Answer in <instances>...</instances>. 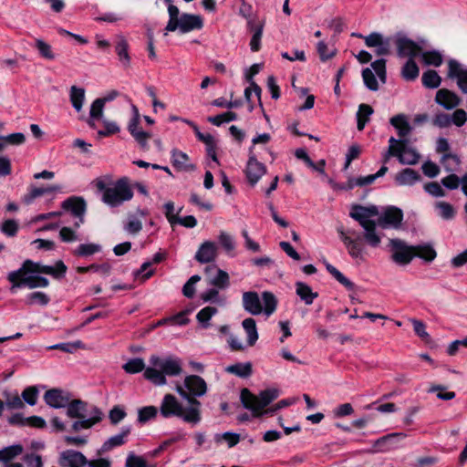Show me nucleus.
Instances as JSON below:
<instances>
[{"label": "nucleus", "mask_w": 467, "mask_h": 467, "mask_svg": "<svg viewBox=\"0 0 467 467\" xmlns=\"http://www.w3.org/2000/svg\"><path fill=\"white\" fill-rule=\"evenodd\" d=\"M171 162L176 169L182 171L190 172L195 170V165L189 161L188 155L178 150H171Z\"/></svg>", "instance_id": "obj_28"}, {"label": "nucleus", "mask_w": 467, "mask_h": 467, "mask_svg": "<svg viewBox=\"0 0 467 467\" xmlns=\"http://www.w3.org/2000/svg\"><path fill=\"white\" fill-rule=\"evenodd\" d=\"M200 298L204 303L210 302V303L216 304L218 306H224V304H225V299L219 295L218 288L215 286H214V288H210V289L202 292L200 295Z\"/></svg>", "instance_id": "obj_44"}, {"label": "nucleus", "mask_w": 467, "mask_h": 467, "mask_svg": "<svg viewBox=\"0 0 467 467\" xmlns=\"http://www.w3.org/2000/svg\"><path fill=\"white\" fill-rule=\"evenodd\" d=\"M78 419L79 420H77L72 424V429L75 431H78L82 429H89L96 423L99 422L102 419V412L99 409H94L91 416Z\"/></svg>", "instance_id": "obj_30"}, {"label": "nucleus", "mask_w": 467, "mask_h": 467, "mask_svg": "<svg viewBox=\"0 0 467 467\" xmlns=\"http://www.w3.org/2000/svg\"><path fill=\"white\" fill-rule=\"evenodd\" d=\"M225 371L240 378H246L252 374V365L250 362L236 363L226 367Z\"/></svg>", "instance_id": "obj_41"}, {"label": "nucleus", "mask_w": 467, "mask_h": 467, "mask_svg": "<svg viewBox=\"0 0 467 467\" xmlns=\"http://www.w3.org/2000/svg\"><path fill=\"white\" fill-rule=\"evenodd\" d=\"M105 103L99 98L95 99L90 107V119L88 120V124L91 127H94V119H100L103 117V109Z\"/></svg>", "instance_id": "obj_48"}, {"label": "nucleus", "mask_w": 467, "mask_h": 467, "mask_svg": "<svg viewBox=\"0 0 467 467\" xmlns=\"http://www.w3.org/2000/svg\"><path fill=\"white\" fill-rule=\"evenodd\" d=\"M21 398L25 404L26 403L30 406L36 405L38 399V390L36 387L30 386L26 388L21 394Z\"/></svg>", "instance_id": "obj_57"}, {"label": "nucleus", "mask_w": 467, "mask_h": 467, "mask_svg": "<svg viewBox=\"0 0 467 467\" xmlns=\"http://www.w3.org/2000/svg\"><path fill=\"white\" fill-rule=\"evenodd\" d=\"M317 53L322 61H326L333 57L336 54L335 49L328 48L324 41H319L317 45Z\"/></svg>", "instance_id": "obj_64"}, {"label": "nucleus", "mask_w": 467, "mask_h": 467, "mask_svg": "<svg viewBox=\"0 0 467 467\" xmlns=\"http://www.w3.org/2000/svg\"><path fill=\"white\" fill-rule=\"evenodd\" d=\"M296 293L307 306L312 305L314 300L318 296L317 292H314L308 285L303 282L296 283Z\"/></svg>", "instance_id": "obj_33"}, {"label": "nucleus", "mask_w": 467, "mask_h": 467, "mask_svg": "<svg viewBox=\"0 0 467 467\" xmlns=\"http://www.w3.org/2000/svg\"><path fill=\"white\" fill-rule=\"evenodd\" d=\"M377 225L378 223L375 222L362 227L364 230L363 238L365 242L373 248L379 247L381 244V234L377 231Z\"/></svg>", "instance_id": "obj_31"}, {"label": "nucleus", "mask_w": 467, "mask_h": 467, "mask_svg": "<svg viewBox=\"0 0 467 467\" xmlns=\"http://www.w3.org/2000/svg\"><path fill=\"white\" fill-rule=\"evenodd\" d=\"M129 45L127 40L124 37H119V41L116 44V52L120 62L123 66L127 67L130 65V58L128 53Z\"/></svg>", "instance_id": "obj_47"}, {"label": "nucleus", "mask_w": 467, "mask_h": 467, "mask_svg": "<svg viewBox=\"0 0 467 467\" xmlns=\"http://www.w3.org/2000/svg\"><path fill=\"white\" fill-rule=\"evenodd\" d=\"M266 172L265 166L259 162L254 154H250L245 173L252 186L255 185Z\"/></svg>", "instance_id": "obj_18"}, {"label": "nucleus", "mask_w": 467, "mask_h": 467, "mask_svg": "<svg viewBox=\"0 0 467 467\" xmlns=\"http://www.w3.org/2000/svg\"><path fill=\"white\" fill-rule=\"evenodd\" d=\"M130 433V427H124L121 431L109 438L99 450V454L108 452L116 447L121 446L126 442L127 437Z\"/></svg>", "instance_id": "obj_26"}, {"label": "nucleus", "mask_w": 467, "mask_h": 467, "mask_svg": "<svg viewBox=\"0 0 467 467\" xmlns=\"http://www.w3.org/2000/svg\"><path fill=\"white\" fill-rule=\"evenodd\" d=\"M371 67L375 71L381 83L386 82V61L385 59H378L371 63Z\"/></svg>", "instance_id": "obj_63"}, {"label": "nucleus", "mask_w": 467, "mask_h": 467, "mask_svg": "<svg viewBox=\"0 0 467 467\" xmlns=\"http://www.w3.org/2000/svg\"><path fill=\"white\" fill-rule=\"evenodd\" d=\"M435 101L446 109H452L460 105L461 99L455 93L441 88L436 93Z\"/></svg>", "instance_id": "obj_24"}, {"label": "nucleus", "mask_w": 467, "mask_h": 467, "mask_svg": "<svg viewBox=\"0 0 467 467\" xmlns=\"http://www.w3.org/2000/svg\"><path fill=\"white\" fill-rule=\"evenodd\" d=\"M28 305H41L46 306L49 302L48 296L43 292H33L26 296V300Z\"/></svg>", "instance_id": "obj_61"}, {"label": "nucleus", "mask_w": 467, "mask_h": 467, "mask_svg": "<svg viewBox=\"0 0 467 467\" xmlns=\"http://www.w3.org/2000/svg\"><path fill=\"white\" fill-rule=\"evenodd\" d=\"M62 207L69 211L78 221L75 223V227L78 228L84 223V213L86 211V202L81 198H69L63 202Z\"/></svg>", "instance_id": "obj_19"}, {"label": "nucleus", "mask_w": 467, "mask_h": 467, "mask_svg": "<svg viewBox=\"0 0 467 467\" xmlns=\"http://www.w3.org/2000/svg\"><path fill=\"white\" fill-rule=\"evenodd\" d=\"M253 36L250 41L251 50L255 52L260 49V43L263 36V24L259 23L258 25L252 26Z\"/></svg>", "instance_id": "obj_56"}, {"label": "nucleus", "mask_w": 467, "mask_h": 467, "mask_svg": "<svg viewBox=\"0 0 467 467\" xmlns=\"http://www.w3.org/2000/svg\"><path fill=\"white\" fill-rule=\"evenodd\" d=\"M420 180V173L410 168H406L395 175V182L400 186H412Z\"/></svg>", "instance_id": "obj_29"}, {"label": "nucleus", "mask_w": 467, "mask_h": 467, "mask_svg": "<svg viewBox=\"0 0 467 467\" xmlns=\"http://www.w3.org/2000/svg\"><path fill=\"white\" fill-rule=\"evenodd\" d=\"M365 44L368 47L375 48L377 56H386L390 52V38L385 37L382 34L373 32L364 37Z\"/></svg>", "instance_id": "obj_10"}, {"label": "nucleus", "mask_w": 467, "mask_h": 467, "mask_svg": "<svg viewBox=\"0 0 467 467\" xmlns=\"http://www.w3.org/2000/svg\"><path fill=\"white\" fill-rule=\"evenodd\" d=\"M373 114V109L368 104H360L357 112L358 130H362L369 117Z\"/></svg>", "instance_id": "obj_43"}, {"label": "nucleus", "mask_w": 467, "mask_h": 467, "mask_svg": "<svg viewBox=\"0 0 467 467\" xmlns=\"http://www.w3.org/2000/svg\"><path fill=\"white\" fill-rule=\"evenodd\" d=\"M448 77L455 79L459 88L467 93V67L456 60H450L448 63Z\"/></svg>", "instance_id": "obj_15"}, {"label": "nucleus", "mask_w": 467, "mask_h": 467, "mask_svg": "<svg viewBox=\"0 0 467 467\" xmlns=\"http://www.w3.org/2000/svg\"><path fill=\"white\" fill-rule=\"evenodd\" d=\"M419 67L413 59L410 58L401 69V75L406 80H414L419 76Z\"/></svg>", "instance_id": "obj_50"}, {"label": "nucleus", "mask_w": 467, "mask_h": 467, "mask_svg": "<svg viewBox=\"0 0 467 467\" xmlns=\"http://www.w3.org/2000/svg\"><path fill=\"white\" fill-rule=\"evenodd\" d=\"M122 368L130 374L143 371L144 378L156 386L167 384L166 377H176L182 372V362L181 358L174 356L160 357L151 355L148 366L140 358L128 360Z\"/></svg>", "instance_id": "obj_1"}, {"label": "nucleus", "mask_w": 467, "mask_h": 467, "mask_svg": "<svg viewBox=\"0 0 467 467\" xmlns=\"http://www.w3.org/2000/svg\"><path fill=\"white\" fill-rule=\"evenodd\" d=\"M443 168L449 172L459 171L461 161L460 158L451 153H445L441 160Z\"/></svg>", "instance_id": "obj_45"}, {"label": "nucleus", "mask_w": 467, "mask_h": 467, "mask_svg": "<svg viewBox=\"0 0 467 467\" xmlns=\"http://www.w3.org/2000/svg\"><path fill=\"white\" fill-rule=\"evenodd\" d=\"M3 396L5 398V401L3 402L8 410H19L25 409V402L16 391H5Z\"/></svg>", "instance_id": "obj_36"}, {"label": "nucleus", "mask_w": 467, "mask_h": 467, "mask_svg": "<svg viewBox=\"0 0 467 467\" xmlns=\"http://www.w3.org/2000/svg\"><path fill=\"white\" fill-rule=\"evenodd\" d=\"M24 451L21 444H13L0 450V462L7 464L20 456Z\"/></svg>", "instance_id": "obj_32"}, {"label": "nucleus", "mask_w": 467, "mask_h": 467, "mask_svg": "<svg viewBox=\"0 0 467 467\" xmlns=\"http://www.w3.org/2000/svg\"><path fill=\"white\" fill-rule=\"evenodd\" d=\"M242 302L244 309L254 316L265 313L269 317L275 311L277 306L274 294L267 291L262 293V299L256 292H244Z\"/></svg>", "instance_id": "obj_6"}, {"label": "nucleus", "mask_w": 467, "mask_h": 467, "mask_svg": "<svg viewBox=\"0 0 467 467\" xmlns=\"http://www.w3.org/2000/svg\"><path fill=\"white\" fill-rule=\"evenodd\" d=\"M7 279L12 283L11 291L15 292L16 288L22 285L27 286L30 289L36 287H47L49 285L46 277L33 275L28 272L17 269L8 274Z\"/></svg>", "instance_id": "obj_7"}, {"label": "nucleus", "mask_w": 467, "mask_h": 467, "mask_svg": "<svg viewBox=\"0 0 467 467\" xmlns=\"http://www.w3.org/2000/svg\"><path fill=\"white\" fill-rule=\"evenodd\" d=\"M391 259L398 265H407L415 257L414 245H409L400 239H390Z\"/></svg>", "instance_id": "obj_8"}, {"label": "nucleus", "mask_w": 467, "mask_h": 467, "mask_svg": "<svg viewBox=\"0 0 467 467\" xmlns=\"http://www.w3.org/2000/svg\"><path fill=\"white\" fill-rule=\"evenodd\" d=\"M19 269L30 274L53 273L50 269V265H44L40 263H36L29 259L26 260Z\"/></svg>", "instance_id": "obj_42"}, {"label": "nucleus", "mask_w": 467, "mask_h": 467, "mask_svg": "<svg viewBox=\"0 0 467 467\" xmlns=\"http://www.w3.org/2000/svg\"><path fill=\"white\" fill-rule=\"evenodd\" d=\"M182 386L192 399L204 396L208 389L205 380L197 375L185 377Z\"/></svg>", "instance_id": "obj_14"}, {"label": "nucleus", "mask_w": 467, "mask_h": 467, "mask_svg": "<svg viewBox=\"0 0 467 467\" xmlns=\"http://www.w3.org/2000/svg\"><path fill=\"white\" fill-rule=\"evenodd\" d=\"M415 256L427 262H431L436 257V252L431 245H415Z\"/></svg>", "instance_id": "obj_51"}, {"label": "nucleus", "mask_w": 467, "mask_h": 467, "mask_svg": "<svg viewBox=\"0 0 467 467\" xmlns=\"http://www.w3.org/2000/svg\"><path fill=\"white\" fill-rule=\"evenodd\" d=\"M155 464H150L148 462L140 455L130 451L127 455L125 467H155Z\"/></svg>", "instance_id": "obj_49"}, {"label": "nucleus", "mask_w": 467, "mask_h": 467, "mask_svg": "<svg viewBox=\"0 0 467 467\" xmlns=\"http://www.w3.org/2000/svg\"><path fill=\"white\" fill-rule=\"evenodd\" d=\"M158 410L154 406H146L139 410L138 420L140 422H146L156 417Z\"/></svg>", "instance_id": "obj_62"}, {"label": "nucleus", "mask_w": 467, "mask_h": 467, "mask_svg": "<svg viewBox=\"0 0 467 467\" xmlns=\"http://www.w3.org/2000/svg\"><path fill=\"white\" fill-rule=\"evenodd\" d=\"M242 327L246 334L247 345L250 347L254 346L259 337L255 320L252 317H247L243 320Z\"/></svg>", "instance_id": "obj_35"}, {"label": "nucleus", "mask_w": 467, "mask_h": 467, "mask_svg": "<svg viewBox=\"0 0 467 467\" xmlns=\"http://www.w3.org/2000/svg\"><path fill=\"white\" fill-rule=\"evenodd\" d=\"M326 268L333 275V277L337 282H339L342 285H344L348 290H353L354 289V287H355L354 283H352L348 278H347L335 266H333L329 263H326Z\"/></svg>", "instance_id": "obj_46"}, {"label": "nucleus", "mask_w": 467, "mask_h": 467, "mask_svg": "<svg viewBox=\"0 0 467 467\" xmlns=\"http://www.w3.org/2000/svg\"><path fill=\"white\" fill-rule=\"evenodd\" d=\"M168 5L169 21L164 28V35L178 30L185 34L202 28L203 20L199 15L181 13L179 8L172 5L171 0H165Z\"/></svg>", "instance_id": "obj_5"}, {"label": "nucleus", "mask_w": 467, "mask_h": 467, "mask_svg": "<svg viewBox=\"0 0 467 467\" xmlns=\"http://www.w3.org/2000/svg\"><path fill=\"white\" fill-rule=\"evenodd\" d=\"M102 192V202L110 207H119L133 198V191L127 177L113 181L110 175L99 177L94 182Z\"/></svg>", "instance_id": "obj_4"}, {"label": "nucleus", "mask_w": 467, "mask_h": 467, "mask_svg": "<svg viewBox=\"0 0 467 467\" xmlns=\"http://www.w3.org/2000/svg\"><path fill=\"white\" fill-rule=\"evenodd\" d=\"M403 219L402 211L397 207L389 206L379 215L378 225L382 228H399Z\"/></svg>", "instance_id": "obj_13"}, {"label": "nucleus", "mask_w": 467, "mask_h": 467, "mask_svg": "<svg viewBox=\"0 0 467 467\" xmlns=\"http://www.w3.org/2000/svg\"><path fill=\"white\" fill-rule=\"evenodd\" d=\"M206 273L209 274L208 283L218 289H226L230 285L229 275L215 266H211L206 269Z\"/></svg>", "instance_id": "obj_20"}, {"label": "nucleus", "mask_w": 467, "mask_h": 467, "mask_svg": "<svg viewBox=\"0 0 467 467\" xmlns=\"http://www.w3.org/2000/svg\"><path fill=\"white\" fill-rule=\"evenodd\" d=\"M217 313L218 309L215 306H205L197 313L196 319L202 328H208L211 327L210 320Z\"/></svg>", "instance_id": "obj_39"}, {"label": "nucleus", "mask_w": 467, "mask_h": 467, "mask_svg": "<svg viewBox=\"0 0 467 467\" xmlns=\"http://www.w3.org/2000/svg\"><path fill=\"white\" fill-rule=\"evenodd\" d=\"M175 390L186 401V405H183L174 395L166 394L160 406L161 416L163 418L177 417L192 426L200 423L201 402L197 399H192L180 384L176 385Z\"/></svg>", "instance_id": "obj_2"}, {"label": "nucleus", "mask_w": 467, "mask_h": 467, "mask_svg": "<svg viewBox=\"0 0 467 467\" xmlns=\"http://www.w3.org/2000/svg\"><path fill=\"white\" fill-rule=\"evenodd\" d=\"M140 119H130L128 123V130L134 140L143 149L148 148V140L151 138V134L142 130L139 125Z\"/></svg>", "instance_id": "obj_22"}, {"label": "nucleus", "mask_w": 467, "mask_h": 467, "mask_svg": "<svg viewBox=\"0 0 467 467\" xmlns=\"http://www.w3.org/2000/svg\"><path fill=\"white\" fill-rule=\"evenodd\" d=\"M237 119L236 113L233 111H227L223 114L209 117L208 121L215 126H220L223 123L230 122Z\"/></svg>", "instance_id": "obj_58"}, {"label": "nucleus", "mask_w": 467, "mask_h": 467, "mask_svg": "<svg viewBox=\"0 0 467 467\" xmlns=\"http://www.w3.org/2000/svg\"><path fill=\"white\" fill-rule=\"evenodd\" d=\"M441 78L434 70H428L422 75V83L426 88H435L441 84Z\"/></svg>", "instance_id": "obj_52"}, {"label": "nucleus", "mask_w": 467, "mask_h": 467, "mask_svg": "<svg viewBox=\"0 0 467 467\" xmlns=\"http://www.w3.org/2000/svg\"><path fill=\"white\" fill-rule=\"evenodd\" d=\"M218 240L226 253L231 254L234 251L235 242L232 235L225 232H221Z\"/></svg>", "instance_id": "obj_59"}, {"label": "nucleus", "mask_w": 467, "mask_h": 467, "mask_svg": "<svg viewBox=\"0 0 467 467\" xmlns=\"http://www.w3.org/2000/svg\"><path fill=\"white\" fill-rule=\"evenodd\" d=\"M278 396L279 390L277 389H265L258 396L253 394L249 389H244L241 391L240 399L244 407L251 410L254 417L273 414L278 410L295 404L297 400L296 398L285 399L278 401L273 408L265 410Z\"/></svg>", "instance_id": "obj_3"}, {"label": "nucleus", "mask_w": 467, "mask_h": 467, "mask_svg": "<svg viewBox=\"0 0 467 467\" xmlns=\"http://www.w3.org/2000/svg\"><path fill=\"white\" fill-rule=\"evenodd\" d=\"M390 124L397 130L399 140H406V137L411 132L408 117L404 114H398L390 119Z\"/></svg>", "instance_id": "obj_27"}, {"label": "nucleus", "mask_w": 467, "mask_h": 467, "mask_svg": "<svg viewBox=\"0 0 467 467\" xmlns=\"http://www.w3.org/2000/svg\"><path fill=\"white\" fill-rule=\"evenodd\" d=\"M397 159L403 165H414L420 160V154L413 147L408 145L407 140H398L396 145Z\"/></svg>", "instance_id": "obj_11"}, {"label": "nucleus", "mask_w": 467, "mask_h": 467, "mask_svg": "<svg viewBox=\"0 0 467 467\" xmlns=\"http://www.w3.org/2000/svg\"><path fill=\"white\" fill-rule=\"evenodd\" d=\"M217 256V245L215 243L206 241L201 244L196 254L195 259L200 263H210Z\"/></svg>", "instance_id": "obj_25"}, {"label": "nucleus", "mask_w": 467, "mask_h": 467, "mask_svg": "<svg viewBox=\"0 0 467 467\" xmlns=\"http://www.w3.org/2000/svg\"><path fill=\"white\" fill-rule=\"evenodd\" d=\"M404 437L405 435L401 432L391 433L379 438L376 441L375 446L380 451L389 450L394 448L396 443L401 441Z\"/></svg>", "instance_id": "obj_37"}, {"label": "nucleus", "mask_w": 467, "mask_h": 467, "mask_svg": "<svg viewBox=\"0 0 467 467\" xmlns=\"http://www.w3.org/2000/svg\"><path fill=\"white\" fill-rule=\"evenodd\" d=\"M60 191V187L58 185H51L48 187H41V188H32L30 192L24 196V202L26 204H30L36 198H38L42 195L46 194H53L57 193Z\"/></svg>", "instance_id": "obj_34"}, {"label": "nucleus", "mask_w": 467, "mask_h": 467, "mask_svg": "<svg viewBox=\"0 0 467 467\" xmlns=\"http://www.w3.org/2000/svg\"><path fill=\"white\" fill-rule=\"evenodd\" d=\"M101 250V246L98 244H81L75 250L74 254L78 256L92 255Z\"/></svg>", "instance_id": "obj_53"}, {"label": "nucleus", "mask_w": 467, "mask_h": 467, "mask_svg": "<svg viewBox=\"0 0 467 467\" xmlns=\"http://www.w3.org/2000/svg\"><path fill=\"white\" fill-rule=\"evenodd\" d=\"M98 409L95 406H88L87 403L75 400L67 403V414L70 418H86L93 414V410Z\"/></svg>", "instance_id": "obj_21"}, {"label": "nucleus", "mask_w": 467, "mask_h": 467, "mask_svg": "<svg viewBox=\"0 0 467 467\" xmlns=\"http://www.w3.org/2000/svg\"><path fill=\"white\" fill-rule=\"evenodd\" d=\"M44 400L52 408L61 409L67 405L69 398L61 389H52L45 393Z\"/></svg>", "instance_id": "obj_23"}, {"label": "nucleus", "mask_w": 467, "mask_h": 467, "mask_svg": "<svg viewBox=\"0 0 467 467\" xmlns=\"http://www.w3.org/2000/svg\"><path fill=\"white\" fill-rule=\"evenodd\" d=\"M434 210L439 217L451 221L456 215V209L449 202L439 201L434 203Z\"/></svg>", "instance_id": "obj_38"}, {"label": "nucleus", "mask_w": 467, "mask_h": 467, "mask_svg": "<svg viewBox=\"0 0 467 467\" xmlns=\"http://www.w3.org/2000/svg\"><path fill=\"white\" fill-rule=\"evenodd\" d=\"M362 78H363L365 86L368 89H370L372 91H376L379 89L378 80H377L375 74L373 73L371 68H369V67L364 68L362 71Z\"/></svg>", "instance_id": "obj_54"}, {"label": "nucleus", "mask_w": 467, "mask_h": 467, "mask_svg": "<svg viewBox=\"0 0 467 467\" xmlns=\"http://www.w3.org/2000/svg\"><path fill=\"white\" fill-rule=\"evenodd\" d=\"M88 463L86 456L74 450H66L60 452L58 464L60 467H85Z\"/></svg>", "instance_id": "obj_16"}, {"label": "nucleus", "mask_w": 467, "mask_h": 467, "mask_svg": "<svg viewBox=\"0 0 467 467\" xmlns=\"http://www.w3.org/2000/svg\"><path fill=\"white\" fill-rule=\"evenodd\" d=\"M70 101L73 108L78 111H81L85 101V89L72 86L69 92Z\"/></svg>", "instance_id": "obj_40"}, {"label": "nucleus", "mask_w": 467, "mask_h": 467, "mask_svg": "<svg viewBox=\"0 0 467 467\" xmlns=\"http://www.w3.org/2000/svg\"><path fill=\"white\" fill-rule=\"evenodd\" d=\"M216 442L225 441L229 448L235 446L240 441V435L234 432H224L216 434L214 437Z\"/></svg>", "instance_id": "obj_60"}, {"label": "nucleus", "mask_w": 467, "mask_h": 467, "mask_svg": "<svg viewBox=\"0 0 467 467\" xmlns=\"http://www.w3.org/2000/svg\"><path fill=\"white\" fill-rule=\"evenodd\" d=\"M422 61L426 65H431L435 67H439L442 62L441 55L437 51H426L422 52L420 50V54Z\"/></svg>", "instance_id": "obj_55"}, {"label": "nucleus", "mask_w": 467, "mask_h": 467, "mask_svg": "<svg viewBox=\"0 0 467 467\" xmlns=\"http://www.w3.org/2000/svg\"><path fill=\"white\" fill-rule=\"evenodd\" d=\"M378 214L379 210L375 205L362 206L355 204L351 206V211L349 213V216L358 222L361 227H365L375 223L371 218Z\"/></svg>", "instance_id": "obj_9"}, {"label": "nucleus", "mask_w": 467, "mask_h": 467, "mask_svg": "<svg viewBox=\"0 0 467 467\" xmlns=\"http://www.w3.org/2000/svg\"><path fill=\"white\" fill-rule=\"evenodd\" d=\"M398 54L400 57L413 58L420 56L421 48L412 40L403 36H397L395 38Z\"/></svg>", "instance_id": "obj_17"}, {"label": "nucleus", "mask_w": 467, "mask_h": 467, "mask_svg": "<svg viewBox=\"0 0 467 467\" xmlns=\"http://www.w3.org/2000/svg\"><path fill=\"white\" fill-rule=\"evenodd\" d=\"M341 241L347 247L349 255L354 259L364 260L365 257V247L361 244L359 236L352 238L348 233L342 229L337 230Z\"/></svg>", "instance_id": "obj_12"}]
</instances>
